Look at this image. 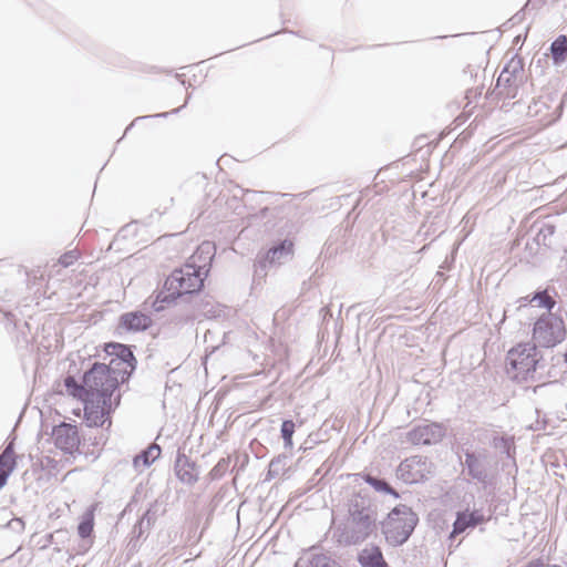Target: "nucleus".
<instances>
[{"label":"nucleus","instance_id":"7","mask_svg":"<svg viewBox=\"0 0 567 567\" xmlns=\"http://www.w3.org/2000/svg\"><path fill=\"white\" fill-rule=\"evenodd\" d=\"M445 432V427L440 423H422L405 432L400 442L411 445H433L442 441Z\"/></svg>","mask_w":567,"mask_h":567},{"label":"nucleus","instance_id":"30","mask_svg":"<svg viewBox=\"0 0 567 567\" xmlns=\"http://www.w3.org/2000/svg\"><path fill=\"white\" fill-rule=\"evenodd\" d=\"M8 526L16 532H21L24 529V523L21 518H14L10 520Z\"/></svg>","mask_w":567,"mask_h":567},{"label":"nucleus","instance_id":"28","mask_svg":"<svg viewBox=\"0 0 567 567\" xmlns=\"http://www.w3.org/2000/svg\"><path fill=\"white\" fill-rule=\"evenodd\" d=\"M518 71H520L519 62H517L513 65L512 72H509L508 69L505 68L498 76L497 86H501L502 83L509 84L512 81V78L515 76V73Z\"/></svg>","mask_w":567,"mask_h":567},{"label":"nucleus","instance_id":"5","mask_svg":"<svg viewBox=\"0 0 567 567\" xmlns=\"http://www.w3.org/2000/svg\"><path fill=\"white\" fill-rule=\"evenodd\" d=\"M416 514L406 505L394 507L383 522L382 528L385 539L393 546L405 543L417 524Z\"/></svg>","mask_w":567,"mask_h":567},{"label":"nucleus","instance_id":"3","mask_svg":"<svg viewBox=\"0 0 567 567\" xmlns=\"http://www.w3.org/2000/svg\"><path fill=\"white\" fill-rule=\"evenodd\" d=\"M544 360L535 343H519L506 355V373L517 382L538 381L543 379Z\"/></svg>","mask_w":567,"mask_h":567},{"label":"nucleus","instance_id":"33","mask_svg":"<svg viewBox=\"0 0 567 567\" xmlns=\"http://www.w3.org/2000/svg\"><path fill=\"white\" fill-rule=\"evenodd\" d=\"M167 113L157 114L156 116H166Z\"/></svg>","mask_w":567,"mask_h":567},{"label":"nucleus","instance_id":"21","mask_svg":"<svg viewBox=\"0 0 567 567\" xmlns=\"http://www.w3.org/2000/svg\"><path fill=\"white\" fill-rule=\"evenodd\" d=\"M175 468H176V474L182 482L187 483V484H192V483L196 482L197 477L193 473L192 467L188 464L186 458L183 461L181 457H178L176 461Z\"/></svg>","mask_w":567,"mask_h":567},{"label":"nucleus","instance_id":"4","mask_svg":"<svg viewBox=\"0 0 567 567\" xmlns=\"http://www.w3.org/2000/svg\"><path fill=\"white\" fill-rule=\"evenodd\" d=\"M125 364L123 361H114L113 364L94 363L93 367L84 373V388L90 396L97 399L113 398L114 391L120 382L128 379L130 373L117 369L114 364Z\"/></svg>","mask_w":567,"mask_h":567},{"label":"nucleus","instance_id":"10","mask_svg":"<svg viewBox=\"0 0 567 567\" xmlns=\"http://www.w3.org/2000/svg\"><path fill=\"white\" fill-rule=\"evenodd\" d=\"M464 457L463 465L467 475L478 483H486L489 473L487 454L484 451H466Z\"/></svg>","mask_w":567,"mask_h":567},{"label":"nucleus","instance_id":"11","mask_svg":"<svg viewBox=\"0 0 567 567\" xmlns=\"http://www.w3.org/2000/svg\"><path fill=\"white\" fill-rule=\"evenodd\" d=\"M54 444L58 449L68 454L79 451L80 436L75 425L61 423L52 432Z\"/></svg>","mask_w":567,"mask_h":567},{"label":"nucleus","instance_id":"12","mask_svg":"<svg viewBox=\"0 0 567 567\" xmlns=\"http://www.w3.org/2000/svg\"><path fill=\"white\" fill-rule=\"evenodd\" d=\"M293 254V243L289 239L282 240L279 245L270 248L266 257L259 261L261 267H266V264L269 265H281L288 258H290Z\"/></svg>","mask_w":567,"mask_h":567},{"label":"nucleus","instance_id":"27","mask_svg":"<svg viewBox=\"0 0 567 567\" xmlns=\"http://www.w3.org/2000/svg\"><path fill=\"white\" fill-rule=\"evenodd\" d=\"M493 445L495 449L499 450L502 453H505L507 456H511V451L513 449L512 439L495 437L493 441Z\"/></svg>","mask_w":567,"mask_h":567},{"label":"nucleus","instance_id":"19","mask_svg":"<svg viewBox=\"0 0 567 567\" xmlns=\"http://www.w3.org/2000/svg\"><path fill=\"white\" fill-rule=\"evenodd\" d=\"M553 60L556 64H560L566 61L567 58V38L559 35L550 45Z\"/></svg>","mask_w":567,"mask_h":567},{"label":"nucleus","instance_id":"13","mask_svg":"<svg viewBox=\"0 0 567 567\" xmlns=\"http://www.w3.org/2000/svg\"><path fill=\"white\" fill-rule=\"evenodd\" d=\"M121 324L131 331H143L152 324V319L140 311L127 312L121 317Z\"/></svg>","mask_w":567,"mask_h":567},{"label":"nucleus","instance_id":"32","mask_svg":"<svg viewBox=\"0 0 567 567\" xmlns=\"http://www.w3.org/2000/svg\"><path fill=\"white\" fill-rule=\"evenodd\" d=\"M527 567H560L558 565H544L540 563H529Z\"/></svg>","mask_w":567,"mask_h":567},{"label":"nucleus","instance_id":"6","mask_svg":"<svg viewBox=\"0 0 567 567\" xmlns=\"http://www.w3.org/2000/svg\"><path fill=\"white\" fill-rule=\"evenodd\" d=\"M565 337L564 320L554 313L542 316L534 324L533 339L540 347L553 348L563 342Z\"/></svg>","mask_w":567,"mask_h":567},{"label":"nucleus","instance_id":"8","mask_svg":"<svg viewBox=\"0 0 567 567\" xmlns=\"http://www.w3.org/2000/svg\"><path fill=\"white\" fill-rule=\"evenodd\" d=\"M433 464L427 457L415 455L400 463L396 475L406 484L423 481L432 473Z\"/></svg>","mask_w":567,"mask_h":567},{"label":"nucleus","instance_id":"24","mask_svg":"<svg viewBox=\"0 0 567 567\" xmlns=\"http://www.w3.org/2000/svg\"><path fill=\"white\" fill-rule=\"evenodd\" d=\"M522 306H526L528 302H535L538 307H545L550 310L555 306V301L548 296L546 291H540L534 295L532 299L528 297L522 298Z\"/></svg>","mask_w":567,"mask_h":567},{"label":"nucleus","instance_id":"26","mask_svg":"<svg viewBox=\"0 0 567 567\" xmlns=\"http://www.w3.org/2000/svg\"><path fill=\"white\" fill-rule=\"evenodd\" d=\"M295 433V423L291 420H286L281 424V436L285 442V447H292V435Z\"/></svg>","mask_w":567,"mask_h":567},{"label":"nucleus","instance_id":"14","mask_svg":"<svg viewBox=\"0 0 567 567\" xmlns=\"http://www.w3.org/2000/svg\"><path fill=\"white\" fill-rule=\"evenodd\" d=\"M484 520V516L478 512L472 513H458L457 517L453 525V532L451 533V537H454L463 532H465L468 527H475L477 524Z\"/></svg>","mask_w":567,"mask_h":567},{"label":"nucleus","instance_id":"2","mask_svg":"<svg viewBox=\"0 0 567 567\" xmlns=\"http://www.w3.org/2000/svg\"><path fill=\"white\" fill-rule=\"evenodd\" d=\"M349 516L334 530V537L340 544L355 545L367 539L377 527V513L370 501L357 494L349 501Z\"/></svg>","mask_w":567,"mask_h":567},{"label":"nucleus","instance_id":"17","mask_svg":"<svg viewBox=\"0 0 567 567\" xmlns=\"http://www.w3.org/2000/svg\"><path fill=\"white\" fill-rule=\"evenodd\" d=\"M363 567H388L379 547L365 548L359 556Z\"/></svg>","mask_w":567,"mask_h":567},{"label":"nucleus","instance_id":"15","mask_svg":"<svg viewBox=\"0 0 567 567\" xmlns=\"http://www.w3.org/2000/svg\"><path fill=\"white\" fill-rule=\"evenodd\" d=\"M16 467L13 444L10 443L0 454V489L6 485L9 475Z\"/></svg>","mask_w":567,"mask_h":567},{"label":"nucleus","instance_id":"18","mask_svg":"<svg viewBox=\"0 0 567 567\" xmlns=\"http://www.w3.org/2000/svg\"><path fill=\"white\" fill-rule=\"evenodd\" d=\"M94 527V507L87 508L81 516L80 524L78 526V534L81 538L91 536Z\"/></svg>","mask_w":567,"mask_h":567},{"label":"nucleus","instance_id":"29","mask_svg":"<svg viewBox=\"0 0 567 567\" xmlns=\"http://www.w3.org/2000/svg\"><path fill=\"white\" fill-rule=\"evenodd\" d=\"M78 258L79 254L75 250H70L59 258V264L63 267H69L73 265L78 260Z\"/></svg>","mask_w":567,"mask_h":567},{"label":"nucleus","instance_id":"22","mask_svg":"<svg viewBox=\"0 0 567 567\" xmlns=\"http://www.w3.org/2000/svg\"><path fill=\"white\" fill-rule=\"evenodd\" d=\"M156 515L151 509L146 511L138 523L134 526L133 534L142 537L147 533L155 523Z\"/></svg>","mask_w":567,"mask_h":567},{"label":"nucleus","instance_id":"9","mask_svg":"<svg viewBox=\"0 0 567 567\" xmlns=\"http://www.w3.org/2000/svg\"><path fill=\"white\" fill-rule=\"evenodd\" d=\"M84 401V416L89 426H102L107 420L113 405H118L120 395L114 401L112 398L97 399L87 396Z\"/></svg>","mask_w":567,"mask_h":567},{"label":"nucleus","instance_id":"16","mask_svg":"<svg viewBox=\"0 0 567 567\" xmlns=\"http://www.w3.org/2000/svg\"><path fill=\"white\" fill-rule=\"evenodd\" d=\"M159 455V445L153 443L133 458V466L136 471L142 472L144 468L148 467L153 462H155Z\"/></svg>","mask_w":567,"mask_h":567},{"label":"nucleus","instance_id":"1","mask_svg":"<svg viewBox=\"0 0 567 567\" xmlns=\"http://www.w3.org/2000/svg\"><path fill=\"white\" fill-rule=\"evenodd\" d=\"M214 246L206 241L203 243L196 252L189 258L182 268L175 269L165 281V290L156 295L155 298L150 297L145 302V307H150L155 311L164 309V303H168L183 295L198 291L204 284V277L208 272L207 266L213 258Z\"/></svg>","mask_w":567,"mask_h":567},{"label":"nucleus","instance_id":"23","mask_svg":"<svg viewBox=\"0 0 567 567\" xmlns=\"http://www.w3.org/2000/svg\"><path fill=\"white\" fill-rule=\"evenodd\" d=\"M64 385L66 388V391L74 398H78L83 401L89 396V392L84 389L86 388L84 382L82 384H79L73 377L65 378Z\"/></svg>","mask_w":567,"mask_h":567},{"label":"nucleus","instance_id":"25","mask_svg":"<svg viewBox=\"0 0 567 567\" xmlns=\"http://www.w3.org/2000/svg\"><path fill=\"white\" fill-rule=\"evenodd\" d=\"M364 481L371 485L378 492H384L393 495L395 498L399 497V494L383 480H379L371 475H364Z\"/></svg>","mask_w":567,"mask_h":567},{"label":"nucleus","instance_id":"20","mask_svg":"<svg viewBox=\"0 0 567 567\" xmlns=\"http://www.w3.org/2000/svg\"><path fill=\"white\" fill-rule=\"evenodd\" d=\"M117 347L120 348V353L117 354V358L111 360L110 364H113L114 361H123V362H125V364L117 363V364H114V367L117 369L125 370L131 374V372L134 369L132 361L135 360L133 357V353L125 346L118 344Z\"/></svg>","mask_w":567,"mask_h":567},{"label":"nucleus","instance_id":"31","mask_svg":"<svg viewBox=\"0 0 567 567\" xmlns=\"http://www.w3.org/2000/svg\"><path fill=\"white\" fill-rule=\"evenodd\" d=\"M547 234H548V235H553V234H554V226H551V225H545V226L540 229V231H539L538 236L543 235V236H544V239H545V238H546V236H547Z\"/></svg>","mask_w":567,"mask_h":567}]
</instances>
